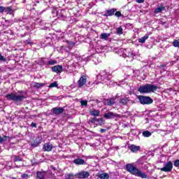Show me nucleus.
Wrapping results in <instances>:
<instances>
[{
  "mask_svg": "<svg viewBox=\"0 0 179 179\" xmlns=\"http://www.w3.org/2000/svg\"><path fill=\"white\" fill-rule=\"evenodd\" d=\"M126 170L133 176H136V177H141V178H148V175H146L145 172L141 171V170L136 168V166H134L133 164H127Z\"/></svg>",
  "mask_w": 179,
  "mask_h": 179,
  "instance_id": "1",
  "label": "nucleus"
},
{
  "mask_svg": "<svg viewBox=\"0 0 179 179\" xmlns=\"http://www.w3.org/2000/svg\"><path fill=\"white\" fill-rule=\"evenodd\" d=\"M159 87L156 85H153L152 84H146L144 85H141L138 89V92L141 93V94H145L148 93H153L157 90Z\"/></svg>",
  "mask_w": 179,
  "mask_h": 179,
  "instance_id": "2",
  "label": "nucleus"
},
{
  "mask_svg": "<svg viewBox=\"0 0 179 179\" xmlns=\"http://www.w3.org/2000/svg\"><path fill=\"white\" fill-rule=\"evenodd\" d=\"M6 100L9 101H15V103H20V101H23L26 96L23 94H19L16 92L10 93L6 95Z\"/></svg>",
  "mask_w": 179,
  "mask_h": 179,
  "instance_id": "3",
  "label": "nucleus"
},
{
  "mask_svg": "<svg viewBox=\"0 0 179 179\" xmlns=\"http://www.w3.org/2000/svg\"><path fill=\"white\" fill-rule=\"evenodd\" d=\"M52 13L54 17L57 16L59 19H62V20H65L66 19V11H65V10L54 9L52 11Z\"/></svg>",
  "mask_w": 179,
  "mask_h": 179,
  "instance_id": "4",
  "label": "nucleus"
},
{
  "mask_svg": "<svg viewBox=\"0 0 179 179\" xmlns=\"http://www.w3.org/2000/svg\"><path fill=\"white\" fill-rule=\"evenodd\" d=\"M97 79H101V80L107 83V82H109V80H111V74H110V73H107L106 70L101 71L99 75L97 76Z\"/></svg>",
  "mask_w": 179,
  "mask_h": 179,
  "instance_id": "5",
  "label": "nucleus"
},
{
  "mask_svg": "<svg viewBox=\"0 0 179 179\" xmlns=\"http://www.w3.org/2000/svg\"><path fill=\"white\" fill-rule=\"evenodd\" d=\"M138 99L141 104L143 105H149L153 103V99L150 96L140 95L138 96Z\"/></svg>",
  "mask_w": 179,
  "mask_h": 179,
  "instance_id": "6",
  "label": "nucleus"
},
{
  "mask_svg": "<svg viewBox=\"0 0 179 179\" xmlns=\"http://www.w3.org/2000/svg\"><path fill=\"white\" fill-rule=\"evenodd\" d=\"M124 58H128L127 61H134V59L135 58V54L134 53V51H132L131 49H124Z\"/></svg>",
  "mask_w": 179,
  "mask_h": 179,
  "instance_id": "7",
  "label": "nucleus"
},
{
  "mask_svg": "<svg viewBox=\"0 0 179 179\" xmlns=\"http://www.w3.org/2000/svg\"><path fill=\"white\" fill-rule=\"evenodd\" d=\"M173 170V162L171 161L166 162L164 166L161 169V171H164L165 173H169Z\"/></svg>",
  "mask_w": 179,
  "mask_h": 179,
  "instance_id": "8",
  "label": "nucleus"
},
{
  "mask_svg": "<svg viewBox=\"0 0 179 179\" xmlns=\"http://www.w3.org/2000/svg\"><path fill=\"white\" fill-rule=\"evenodd\" d=\"M103 117L106 120H113L114 118H118V117H120V115L114 113L113 112H108L104 114Z\"/></svg>",
  "mask_w": 179,
  "mask_h": 179,
  "instance_id": "9",
  "label": "nucleus"
},
{
  "mask_svg": "<svg viewBox=\"0 0 179 179\" xmlns=\"http://www.w3.org/2000/svg\"><path fill=\"white\" fill-rule=\"evenodd\" d=\"M87 81V78L86 77V76L85 75L81 76L80 79L77 82L78 85V87H83V86L86 85Z\"/></svg>",
  "mask_w": 179,
  "mask_h": 179,
  "instance_id": "10",
  "label": "nucleus"
},
{
  "mask_svg": "<svg viewBox=\"0 0 179 179\" xmlns=\"http://www.w3.org/2000/svg\"><path fill=\"white\" fill-rule=\"evenodd\" d=\"M40 143H41V137L37 136L35 137L34 140L31 142V146L32 148H37Z\"/></svg>",
  "mask_w": 179,
  "mask_h": 179,
  "instance_id": "11",
  "label": "nucleus"
},
{
  "mask_svg": "<svg viewBox=\"0 0 179 179\" xmlns=\"http://www.w3.org/2000/svg\"><path fill=\"white\" fill-rule=\"evenodd\" d=\"M120 103L122 106H129V104H134V102L129 98H124L120 100Z\"/></svg>",
  "mask_w": 179,
  "mask_h": 179,
  "instance_id": "12",
  "label": "nucleus"
},
{
  "mask_svg": "<svg viewBox=\"0 0 179 179\" xmlns=\"http://www.w3.org/2000/svg\"><path fill=\"white\" fill-rule=\"evenodd\" d=\"M90 176V173L87 171H82L76 174V178H87Z\"/></svg>",
  "mask_w": 179,
  "mask_h": 179,
  "instance_id": "13",
  "label": "nucleus"
},
{
  "mask_svg": "<svg viewBox=\"0 0 179 179\" xmlns=\"http://www.w3.org/2000/svg\"><path fill=\"white\" fill-rule=\"evenodd\" d=\"M115 12H117V9L115 8L106 10L105 13L103 14V16H106V17H108V16H113V15H115Z\"/></svg>",
  "mask_w": 179,
  "mask_h": 179,
  "instance_id": "14",
  "label": "nucleus"
},
{
  "mask_svg": "<svg viewBox=\"0 0 179 179\" xmlns=\"http://www.w3.org/2000/svg\"><path fill=\"white\" fill-rule=\"evenodd\" d=\"M73 45H75V43L69 41H66V42H64V45L62 46V50H65L66 46L67 48H69V50H71V48H72Z\"/></svg>",
  "mask_w": 179,
  "mask_h": 179,
  "instance_id": "15",
  "label": "nucleus"
},
{
  "mask_svg": "<svg viewBox=\"0 0 179 179\" xmlns=\"http://www.w3.org/2000/svg\"><path fill=\"white\" fill-rule=\"evenodd\" d=\"M129 149L133 153H136V152H139V150H141V146L132 144L129 147Z\"/></svg>",
  "mask_w": 179,
  "mask_h": 179,
  "instance_id": "16",
  "label": "nucleus"
},
{
  "mask_svg": "<svg viewBox=\"0 0 179 179\" xmlns=\"http://www.w3.org/2000/svg\"><path fill=\"white\" fill-rule=\"evenodd\" d=\"M52 148H53L52 144L50 143H47L44 144L43 149L44 152H51V150H52Z\"/></svg>",
  "mask_w": 179,
  "mask_h": 179,
  "instance_id": "17",
  "label": "nucleus"
},
{
  "mask_svg": "<svg viewBox=\"0 0 179 179\" xmlns=\"http://www.w3.org/2000/svg\"><path fill=\"white\" fill-rule=\"evenodd\" d=\"M52 71L56 73H61L62 72V66L56 65L52 67Z\"/></svg>",
  "mask_w": 179,
  "mask_h": 179,
  "instance_id": "18",
  "label": "nucleus"
},
{
  "mask_svg": "<svg viewBox=\"0 0 179 179\" xmlns=\"http://www.w3.org/2000/svg\"><path fill=\"white\" fill-rule=\"evenodd\" d=\"M115 99H116L115 97H113L110 99H106L104 101L105 106H113V104L115 103Z\"/></svg>",
  "mask_w": 179,
  "mask_h": 179,
  "instance_id": "19",
  "label": "nucleus"
},
{
  "mask_svg": "<svg viewBox=\"0 0 179 179\" xmlns=\"http://www.w3.org/2000/svg\"><path fill=\"white\" fill-rule=\"evenodd\" d=\"M115 52H116V54H117L118 55H120V57H123V58L124 57L125 55V49L124 48H120V49H115Z\"/></svg>",
  "mask_w": 179,
  "mask_h": 179,
  "instance_id": "20",
  "label": "nucleus"
},
{
  "mask_svg": "<svg viewBox=\"0 0 179 179\" xmlns=\"http://www.w3.org/2000/svg\"><path fill=\"white\" fill-rule=\"evenodd\" d=\"M163 10H166V7L164 6H160L155 8L154 13H162Z\"/></svg>",
  "mask_w": 179,
  "mask_h": 179,
  "instance_id": "21",
  "label": "nucleus"
},
{
  "mask_svg": "<svg viewBox=\"0 0 179 179\" xmlns=\"http://www.w3.org/2000/svg\"><path fill=\"white\" fill-rule=\"evenodd\" d=\"M110 36H111V34L102 33L100 35V38L101 40H104L105 41H107Z\"/></svg>",
  "mask_w": 179,
  "mask_h": 179,
  "instance_id": "22",
  "label": "nucleus"
},
{
  "mask_svg": "<svg viewBox=\"0 0 179 179\" xmlns=\"http://www.w3.org/2000/svg\"><path fill=\"white\" fill-rule=\"evenodd\" d=\"M73 163L76 165H82L85 163V160L80 158H76L73 161Z\"/></svg>",
  "mask_w": 179,
  "mask_h": 179,
  "instance_id": "23",
  "label": "nucleus"
},
{
  "mask_svg": "<svg viewBox=\"0 0 179 179\" xmlns=\"http://www.w3.org/2000/svg\"><path fill=\"white\" fill-rule=\"evenodd\" d=\"M36 179H45V172L38 171L36 173Z\"/></svg>",
  "mask_w": 179,
  "mask_h": 179,
  "instance_id": "24",
  "label": "nucleus"
},
{
  "mask_svg": "<svg viewBox=\"0 0 179 179\" xmlns=\"http://www.w3.org/2000/svg\"><path fill=\"white\" fill-rule=\"evenodd\" d=\"M14 11H15V10L13 9V7H12V6L5 7V8H4V12H6V13H8V15H12V13H13Z\"/></svg>",
  "mask_w": 179,
  "mask_h": 179,
  "instance_id": "25",
  "label": "nucleus"
},
{
  "mask_svg": "<svg viewBox=\"0 0 179 179\" xmlns=\"http://www.w3.org/2000/svg\"><path fill=\"white\" fill-rule=\"evenodd\" d=\"M53 114H62L64 109L62 108H53Z\"/></svg>",
  "mask_w": 179,
  "mask_h": 179,
  "instance_id": "26",
  "label": "nucleus"
},
{
  "mask_svg": "<svg viewBox=\"0 0 179 179\" xmlns=\"http://www.w3.org/2000/svg\"><path fill=\"white\" fill-rule=\"evenodd\" d=\"M148 38H149V35L145 34L144 36L138 38V43L143 44L148 40Z\"/></svg>",
  "mask_w": 179,
  "mask_h": 179,
  "instance_id": "27",
  "label": "nucleus"
},
{
  "mask_svg": "<svg viewBox=\"0 0 179 179\" xmlns=\"http://www.w3.org/2000/svg\"><path fill=\"white\" fill-rule=\"evenodd\" d=\"M90 114L94 117H99V115H100V110L94 109L92 110H90Z\"/></svg>",
  "mask_w": 179,
  "mask_h": 179,
  "instance_id": "28",
  "label": "nucleus"
},
{
  "mask_svg": "<svg viewBox=\"0 0 179 179\" xmlns=\"http://www.w3.org/2000/svg\"><path fill=\"white\" fill-rule=\"evenodd\" d=\"M142 136H144V138H149L150 136H152V132L146 130V131H143L142 132Z\"/></svg>",
  "mask_w": 179,
  "mask_h": 179,
  "instance_id": "29",
  "label": "nucleus"
},
{
  "mask_svg": "<svg viewBox=\"0 0 179 179\" xmlns=\"http://www.w3.org/2000/svg\"><path fill=\"white\" fill-rule=\"evenodd\" d=\"M99 178L101 179H108L110 178V176L107 173H101L99 176Z\"/></svg>",
  "mask_w": 179,
  "mask_h": 179,
  "instance_id": "30",
  "label": "nucleus"
},
{
  "mask_svg": "<svg viewBox=\"0 0 179 179\" xmlns=\"http://www.w3.org/2000/svg\"><path fill=\"white\" fill-rule=\"evenodd\" d=\"M26 2L30 5H32V3H36V2L38 3L40 1L38 0H23V3H26Z\"/></svg>",
  "mask_w": 179,
  "mask_h": 179,
  "instance_id": "31",
  "label": "nucleus"
},
{
  "mask_svg": "<svg viewBox=\"0 0 179 179\" xmlns=\"http://www.w3.org/2000/svg\"><path fill=\"white\" fill-rule=\"evenodd\" d=\"M45 84L41 83H34V87H37V89H40V87H43Z\"/></svg>",
  "mask_w": 179,
  "mask_h": 179,
  "instance_id": "32",
  "label": "nucleus"
},
{
  "mask_svg": "<svg viewBox=\"0 0 179 179\" xmlns=\"http://www.w3.org/2000/svg\"><path fill=\"white\" fill-rule=\"evenodd\" d=\"M123 33V29L121 27L116 28V34L121 36Z\"/></svg>",
  "mask_w": 179,
  "mask_h": 179,
  "instance_id": "33",
  "label": "nucleus"
},
{
  "mask_svg": "<svg viewBox=\"0 0 179 179\" xmlns=\"http://www.w3.org/2000/svg\"><path fill=\"white\" fill-rule=\"evenodd\" d=\"M64 177L66 179H73L75 176L73 173H66Z\"/></svg>",
  "mask_w": 179,
  "mask_h": 179,
  "instance_id": "34",
  "label": "nucleus"
},
{
  "mask_svg": "<svg viewBox=\"0 0 179 179\" xmlns=\"http://www.w3.org/2000/svg\"><path fill=\"white\" fill-rule=\"evenodd\" d=\"M173 47H177L178 48H179V39L175 40L173 42Z\"/></svg>",
  "mask_w": 179,
  "mask_h": 179,
  "instance_id": "35",
  "label": "nucleus"
},
{
  "mask_svg": "<svg viewBox=\"0 0 179 179\" xmlns=\"http://www.w3.org/2000/svg\"><path fill=\"white\" fill-rule=\"evenodd\" d=\"M55 64H57V61L55 60H49L48 62H47V65H55Z\"/></svg>",
  "mask_w": 179,
  "mask_h": 179,
  "instance_id": "36",
  "label": "nucleus"
},
{
  "mask_svg": "<svg viewBox=\"0 0 179 179\" xmlns=\"http://www.w3.org/2000/svg\"><path fill=\"white\" fill-rule=\"evenodd\" d=\"M49 87L52 88V87H58V83L57 82L52 83L50 85Z\"/></svg>",
  "mask_w": 179,
  "mask_h": 179,
  "instance_id": "37",
  "label": "nucleus"
},
{
  "mask_svg": "<svg viewBox=\"0 0 179 179\" xmlns=\"http://www.w3.org/2000/svg\"><path fill=\"white\" fill-rule=\"evenodd\" d=\"M0 62H6V59L1 53H0Z\"/></svg>",
  "mask_w": 179,
  "mask_h": 179,
  "instance_id": "38",
  "label": "nucleus"
},
{
  "mask_svg": "<svg viewBox=\"0 0 179 179\" xmlns=\"http://www.w3.org/2000/svg\"><path fill=\"white\" fill-rule=\"evenodd\" d=\"M8 139V136H3V137L0 136V143H2V142H5Z\"/></svg>",
  "mask_w": 179,
  "mask_h": 179,
  "instance_id": "39",
  "label": "nucleus"
},
{
  "mask_svg": "<svg viewBox=\"0 0 179 179\" xmlns=\"http://www.w3.org/2000/svg\"><path fill=\"white\" fill-rule=\"evenodd\" d=\"M21 178L22 179H28L30 178V175H27L26 173H24L21 176Z\"/></svg>",
  "mask_w": 179,
  "mask_h": 179,
  "instance_id": "40",
  "label": "nucleus"
},
{
  "mask_svg": "<svg viewBox=\"0 0 179 179\" xmlns=\"http://www.w3.org/2000/svg\"><path fill=\"white\" fill-rule=\"evenodd\" d=\"M96 122L99 125H103V124H104V122H103V118L98 119Z\"/></svg>",
  "mask_w": 179,
  "mask_h": 179,
  "instance_id": "41",
  "label": "nucleus"
},
{
  "mask_svg": "<svg viewBox=\"0 0 179 179\" xmlns=\"http://www.w3.org/2000/svg\"><path fill=\"white\" fill-rule=\"evenodd\" d=\"M173 166H175V167H179V159H176L174 161Z\"/></svg>",
  "mask_w": 179,
  "mask_h": 179,
  "instance_id": "42",
  "label": "nucleus"
},
{
  "mask_svg": "<svg viewBox=\"0 0 179 179\" xmlns=\"http://www.w3.org/2000/svg\"><path fill=\"white\" fill-rule=\"evenodd\" d=\"M115 16H117V17H120L122 16V14H121V12H120V11H115Z\"/></svg>",
  "mask_w": 179,
  "mask_h": 179,
  "instance_id": "43",
  "label": "nucleus"
},
{
  "mask_svg": "<svg viewBox=\"0 0 179 179\" xmlns=\"http://www.w3.org/2000/svg\"><path fill=\"white\" fill-rule=\"evenodd\" d=\"M36 23H37L38 24H39L40 26H41V24H43L42 20L40 19H37L36 20Z\"/></svg>",
  "mask_w": 179,
  "mask_h": 179,
  "instance_id": "44",
  "label": "nucleus"
},
{
  "mask_svg": "<svg viewBox=\"0 0 179 179\" xmlns=\"http://www.w3.org/2000/svg\"><path fill=\"white\" fill-rule=\"evenodd\" d=\"M81 106H87V101H80Z\"/></svg>",
  "mask_w": 179,
  "mask_h": 179,
  "instance_id": "45",
  "label": "nucleus"
},
{
  "mask_svg": "<svg viewBox=\"0 0 179 179\" xmlns=\"http://www.w3.org/2000/svg\"><path fill=\"white\" fill-rule=\"evenodd\" d=\"M14 162H22V158L19 157H15L14 159Z\"/></svg>",
  "mask_w": 179,
  "mask_h": 179,
  "instance_id": "46",
  "label": "nucleus"
},
{
  "mask_svg": "<svg viewBox=\"0 0 179 179\" xmlns=\"http://www.w3.org/2000/svg\"><path fill=\"white\" fill-rule=\"evenodd\" d=\"M97 117H94L91 119V122H92V124H94L95 122H97Z\"/></svg>",
  "mask_w": 179,
  "mask_h": 179,
  "instance_id": "47",
  "label": "nucleus"
},
{
  "mask_svg": "<svg viewBox=\"0 0 179 179\" xmlns=\"http://www.w3.org/2000/svg\"><path fill=\"white\" fill-rule=\"evenodd\" d=\"M3 12H5V7L1 6H0V13H3Z\"/></svg>",
  "mask_w": 179,
  "mask_h": 179,
  "instance_id": "48",
  "label": "nucleus"
},
{
  "mask_svg": "<svg viewBox=\"0 0 179 179\" xmlns=\"http://www.w3.org/2000/svg\"><path fill=\"white\" fill-rule=\"evenodd\" d=\"M31 127L32 128H37V124L35 122H32L31 124Z\"/></svg>",
  "mask_w": 179,
  "mask_h": 179,
  "instance_id": "49",
  "label": "nucleus"
},
{
  "mask_svg": "<svg viewBox=\"0 0 179 179\" xmlns=\"http://www.w3.org/2000/svg\"><path fill=\"white\" fill-rule=\"evenodd\" d=\"M136 2H137V3H143V2H145V0H136Z\"/></svg>",
  "mask_w": 179,
  "mask_h": 179,
  "instance_id": "50",
  "label": "nucleus"
},
{
  "mask_svg": "<svg viewBox=\"0 0 179 179\" xmlns=\"http://www.w3.org/2000/svg\"><path fill=\"white\" fill-rule=\"evenodd\" d=\"M27 44H31V40L28 39L26 41Z\"/></svg>",
  "mask_w": 179,
  "mask_h": 179,
  "instance_id": "51",
  "label": "nucleus"
},
{
  "mask_svg": "<svg viewBox=\"0 0 179 179\" xmlns=\"http://www.w3.org/2000/svg\"><path fill=\"white\" fill-rule=\"evenodd\" d=\"M100 132L101 134H104V132H106V129H101Z\"/></svg>",
  "mask_w": 179,
  "mask_h": 179,
  "instance_id": "52",
  "label": "nucleus"
},
{
  "mask_svg": "<svg viewBox=\"0 0 179 179\" xmlns=\"http://www.w3.org/2000/svg\"><path fill=\"white\" fill-rule=\"evenodd\" d=\"M162 24H163V25L166 24V22H162Z\"/></svg>",
  "mask_w": 179,
  "mask_h": 179,
  "instance_id": "53",
  "label": "nucleus"
}]
</instances>
